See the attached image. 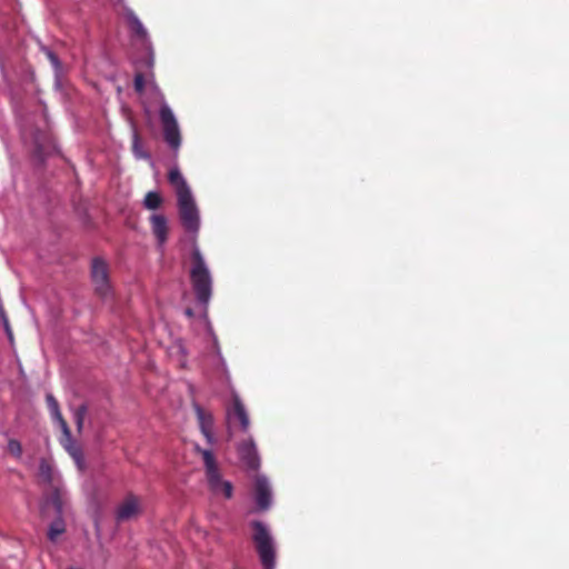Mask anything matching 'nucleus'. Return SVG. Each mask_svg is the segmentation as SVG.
Listing matches in <instances>:
<instances>
[{"mask_svg": "<svg viewBox=\"0 0 569 569\" xmlns=\"http://www.w3.org/2000/svg\"><path fill=\"white\" fill-rule=\"evenodd\" d=\"M150 224L152 233L154 234L158 243L162 246L168 239V221L163 214H152L150 217Z\"/></svg>", "mask_w": 569, "mask_h": 569, "instance_id": "obj_11", "label": "nucleus"}, {"mask_svg": "<svg viewBox=\"0 0 569 569\" xmlns=\"http://www.w3.org/2000/svg\"><path fill=\"white\" fill-rule=\"evenodd\" d=\"M46 401H47V405L51 412L52 418L57 421V423L59 425V427L62 431L63 437L61 439V445L63 446L66 451L72 457L78 469L80 471H83L86 469V462H84L82 449L76 442V440L72 438L70 428L61 415L57 399L51 393H48L46 396Z\"/></svg>", "mask_w": 569, "mask_h": 569, "instance_id": "obj_2", "label": "nucleus"}, {"mask_svg": "<svg viewBox=\"0 0 569 569\" xmlns=\"http://www.w3.org/2000/svg\"><path fill=\"white\" fill-rule=\"evenodd\" d=\"M238 455L247 469L256 471L260 466L257 447L251 437L240 441L237 447Z\"/></svg>", "mask_w": 569, "mask_h": 569, "instance_id": "obj_9", "label": "nucleus"}, {"mask_svg": "<svg viewBox=\"0 0 569 569\" xmlns=\"http://www.w3.org/2000/svg\"><path fill=\"white\" fill-rule=\"evenodd\" d=\"M190 281L198 302L207 307L212 293V278L196 242L191 252Z\"/></svg>", "mask_w": 569, "mask_h": 569, "instance_id": "obj_1", "label": "nucleus"}, {"mask_svg": "<svg viewBox=\"0 0 569 569\" xmlns=\"http://www.w3.org/2000/svg\"><path fill=\"white\" fill-rule=\"evenodd\" d=\"M66 526L61 518L56 519L49 527L48 537L51 541L57 539L64 532Z\"/></svg>", "mask_w": 569, "mask_h": 569, "instance_id": "obj_19", "label": "nucleus"}, {"mask_svg": "<svg viewBox=\"0 0 569 569\" xmlns=\"http://www.w3.org/2000/svg\"><path fill=\"white\" fill-rule=\"evenodd\" d=\"M133 86H134V90L138 92V93H142L144 91V88H146V77L142 72L138 71L136 72L134 74V80H133Z\"/></svg>", "mask_w": 569, "mask_h": 569, "instance_id": "obj_23", "label": "nucleus"}, {"mask_svg": "<svg viewBox=\"0 0 569 569\" xmlns=\"http://www.w3.org/2000/svg\"><path fill=\"white\" fill-rule=\"evenodd\" d=\"M41 50L46 54V57L48 58V60L50 61L52 67L58 71L61 67L58 56L52 50H50L49 48H47L44 46L41 47Z\"/></svg>", "mask_w": 569, "mask_h": 569, "instance_id": "obj_22", "label": "nucleus"}, {"mask_svg": "<svg viewBox=\"0 0 569 569\" xmlns=\"http://www.w3.org/2000/svg\"><path fill=\"white\" fill-rule=\"evenodd\" d=\"M252 539L256 545L257 552L264 569H274L276 566V548L273 539L268 529L259 521L252 523Z\"/></svg>", "mask_w": 569, "mask_h": 569, "instance_id": "obj_5", "label": "nucleus"}, {"mask_svg": "<svg viewBox=\"0 0 569 569\" xmlns=\"http://www.w3.org/2000/svg\"><path fill=\"white\" fill-rule=\"evenodd\" d=\"M159 118L162 127L163 139L166 143L172 149L178 150L181 144V133L177 119L170 107L162 102L159 110Z\"/></svg>", "mask_w": 569, "mask_h": 569, "instance_id": "obj_6", "label": "nucleus"}, {"mask_svg": "<svg viewBox=\"0 0 569 569\" xmlns=\"http://www.w3.org/2000/svg\"><path fill=\"white\" fill-rule=\"evenodd\" d=\"M38 477L43 483H51L53 481V468L48 461L42 460L40 462Z\"/></svg>", "mask_w": 569, "mask_h": 569, "instance_id": "obj_18", "label": "nucleus"}, {"mask_svg": "<svg viewBox=\"0 0 569 569\" xmlns=\"http://www.w3.org/2000/svg\"><path fill=\"white\" fill-rule=\"evenodd\" d=\"M196 413L199 421V427L202 435L206 437L209 443H214L216 439L212 431L213 417L211 413L206 412L200 407H196Z\"/></svg>", "mask_w": 569, "mask_h": 569, "instance_id": "obj_12", "label": "nucleus"}, {"mask_svg": "<svg viewBox=\"0 0 569 569\" xmlns=\"http://www.w3.org/2000/svg\"><path fill=\"white\" fill-rule=\"evenodd\" d=\"M8 451L16 457H20L22 452L20 442L17 440H10L8 442Z\"/></svg>", "mask_w": 569, "mask_h": 569, "instance_id": "obj_25", "label": "nucleus"}, {"mask_svg": "<svg viewBox=\"0 0 569 569\" xmlns=\"http://www.w3.org/2000/svg\"><path fill=\"white\" fill-rule=\"evenodd\" d=\"M34 156L40 160L43 161L44 158L51 152L53 149V146L51 143V140L46 133H41L34 137Z\"/></svg>", "mask_w": 569, "mask_h": 569, "instance_id": "obj_15", "label": "nucleus"}, {"mask_svg": "<svg viewBox=\"0 0 569 569\" xmlns=\"http://www.w3.org/2000/svg\"><path fill=\"white\" fill-rule=\"evenodd\" d=\"M181 224L188 232L199 230V212L192 194L177 198Z\"/></svg>", "mask_w": 569, "mask_h": 569, "instance_id": "obj_8", "label": "nucleus"}, {"mask_svg": "<svg viewBox=\"0 0 569 569\" xmlns=\"http://www.w3.org/2000/svg\"><path fill=\"white\" fill-rule=\"evenodd\" d=\"M86 415H87L86 406H80L77 409H74V411H73L77 430L79 433L82 432Z\"/></svg>", "mask_w": 569, "mask_h": 569, "instance_id": "obj_21", "label": "nucleus"}, {"mask_svg": "<svg viewBox=\"0 0 569 569\" xmlns=\"http://www.w3.org/2000/svg\"><path fill=\"white\" fill-rule=\"evenodd\" d=\"M49 507H52L57 513H61L63 507V498L62 492L59 489H54L50 493L46 505L43 506L42 511L44 515L48 512Z\"/></svg>", "mask_w": 569, "mask_h": 569, "instance_id": "obj_16", "label": "nucleus"}, {"mask_svg": "<svg viewBox=\"0 0 569 569\" xmlns=\"http://www.w3.org/2000/svg\"><path fill=\"white\" fill-rule=\"evenodd\" d=\"M163 203L162 196L157 191H149L143 199V207L148 210H157Z\"/></svg>", "mask_w": 569, "mask_h": 569, "instance_id": "obj_17", "label": "nucleus"}, {"mask_svg": "<svg viewBox=\"0 0 569 569\" xmlns=\"http://www.w3.org/2000/svg\"><path fill=\"white\" fill-rule=\"evenodd\" d=\"M186 315H187L188 317H192V316H193V312H192V310H191L190 308H188V309H186Z\"/></svg>", "mask_w": 569, "mask_h": 569, "instance_id": "obj_26", "label": "nucleus"}, {"mask_svg": "<svg viewBox=\"0 0 569 569\" xmlns=\"http://www.w3.org/2000/svg\"><path fill=\"white\" fill-rule=\"evenodd\" d=\"M138 141H139V138L137 134H134V142L138 143Z\"/></svg>", "mask_w": 569, "mask_h": 569, "instance_id": "obj_27", "label": "nucleus"}, {"mask_svg": "<svg viewBox=\"0 0 569 569\" xmlns=\"http://www.w3.org/2000/svg\"><path fill=\"white\" fill-rule=\"evenodd\" d=\"M90 279L96 297L103 302L113 300L114 289L110 280L109 264L102 258L96 257L92 259Z\"/></svg>", "mask_w": 569, "mask_h": 569, "instance_id": "obj_3", "label": "nucleus"}, {"mask_svg": "<svg viewBox=\"0 0 569 569\" xmlns=\"http://www.w3.org/2000/svg\"><path fill=\"white\" fill-rule=\"evenodd\" d=\"M227 422L229 438L234 437V428H239L242 433H247L250 428V419L238 396H233L232 405L227 410Z\"/></svg>", "mask_w": 569, "mask_h": 569, "instance_id": "obj_7", "label": "nucleus"}, {"mask_svg": "<svg viewBox=\"0 0 569 569\" xmlns=\"http://www.w3.org/2000/svg\"><path fill=\"white\" fill-rule=\"evenodd\" d=\"M254 497L260 509L264 510L270 506L271 493L266 479L258 477L254 482Z\"/></svg>", "mask_w": 569, "mask_h": 569, "instance_id": "obj_13", "label": "nucleus"}, {"mask_svg": "<svg viewBox=\"0 0 569 569\" xmlns=\"http://www.w3.org/2000/svg\"><path fill=\"white\" fill-rule=\"evenodd\" d=\"M196 450L201 455L203 459L207 481L210 490L217 496H222L227 499L231 498L233 489L232 485L229 481L222 479L212 452L209 450H203L199 446H196Z\"/></svg>", "mask_w": 569, "mask_h": 569, "instance_id": "obj_4", "label": "nucleus"}, {"mask_svg": "<svg viewBox=\"0 0 569 569\" xmlns=\"http://www.w3.org/2000/svg\"><path fill=\"white\" fill-rule=\"evenodd\" d=\"M0 319L2 321V325H3V328L6 330V333L10 340V342L12 343L13 342V337H12V331H11V328H10V325H9V320H8V317L6 315V311L3 309V306L0 303Z\"/></svg>", "mask_w": 569, "mask_h": 569, "instance_id": "obj_24", "label": "nucleus"}, {"mask_svg": "<svg viewBox=\"0 0 569 569\" xmlns=\"http://www.w3.org/2000/svg\"><path fill=\"white\" fill-rule=\"evenodd\" d=\"M168 180L174 188L177 198L191 194L190 188L178 168H173L169 171Z\"/></svg>", "mask_w": 569, "mask_h": 569, "instance_id": "obj_14", "label": "nucleus"}, {"mask_svg": "<svg viewBox=\"0 0 569 569\" xmlns=\"http://www.w3.org/2000/svg\"><path fill=\"white\" fill-rule=\"evenodd\" d=\"M130 27L133 33L140 39L144 40L147 38V30L137 17L130 18Z\"/></svg>", "mask_w": 569, "mask_h": 569, "instance_id": "obj_20", "label": "nucleus"}, {"mask_svg": "<svg viewBox=\"0 0 569 569\" xmlns=\"http://www.w3.org/2000/svg\"><path fill=\"white\" fill-rule=\"evenodd\" d=\"M148 66L152 67V60L151 59L148 61Z\"/></svg>", "mask_w": 569, "mask_h": 569, "instance_id": "obj_28", "label": "nucleus"}, {"mask_svg": "<svg viewBox=\"0 0 569 569\" xmlns=\"http://www.w3.org/2000/svg\"><path fill=\"white\" fill-rule=\"evenodd\" d=\"M141 513V500L129 495L117 508V519L119 521H128Z\"/></svg>", "mask_w": 569, "mask_h": 569, "instance_id": "obj_10", "label": "nucleus"}]
</instances>
